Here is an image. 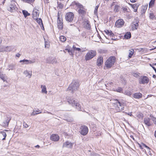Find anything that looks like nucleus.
Returning a JSON list of instances; mask_svg holds the SVG:
<instances>
[{
  "instance_id": "obj_1",
  "label": "nucleus",
  "mask_w": 156,
  "mask_h": 156,
  "mask_svg": "<svg viewBox=\"0 0 156 156\" xmlns=\"http://www.w3.org/2000/svg\"><path fill=\"white\" fill-rule=\"evenodd\" d=\"M114 106L115 107L117 112H120L124 109L125 104L123 101L115 99L114 100Z\"/></svg>"
},
{
  "instance_id": "obj_2",
  "label": "nucleus",
  "mask_w": 156,
  "mask_h": 156,
  "mask_svg": "<svg viewBox=\"0 0 156 156\" xmlns=\"http://www.w3.org/2000/svg\"><path fill=\"white\" fill-rule=\"evenodd\" d=\"M79 86V83L78 81L73 80L67 88V91H71L72 93H73L78 90Z\"/></svg>"
},
{
  "instance_id": "obj_3",
  "label": "nucleus",
  "mask_w": 156,
  "mask_h": 156,
  "mask_svg": "<svg viewBox=\"0 0 156 156\" xmlns=\"http://www.w3.org/2000/svg\"><path fill=\"white\" fill-rule=\"evenodd\" d=\"M67 100L69 104L71 105L72 106L75 107L79 110H81V106L78 103H77V101L70 97H69L67 99Z\"/></svg>"
},
{
  "instance_id": "obj_4",
  "label": "nucleus",
  "mask_w": 156,
  "mask_h": 156,
  "mask_svg": "<svg viewBox=\"0 0 156 156\" xmlns=\"http://www.w3.org/2000/svg\"><path fill=\"white\" fill-rule=\"evenodd\" d=\"M115 61V58L114 56H111L105 62L106 66L110 68L114 64Z\"/></svg>"
},
{
  "instance_id": "obj_5",
  "label": "nucleus",
  "mask_w": 156,
  "mask_h": 156,
  "mask_svg": "<svg viewBox=\"0 0 156 156\" xmlns=\"http://www.w3.org/2000/svg\"><path fill=\"white\" fill-rule=\"evenodd\" d=\"M96 55V52L95 51L90 50L87 53L85 56V60L86 61L89 60L93 58Z\"/></svg>"
},
{
  "instance_id": "obj_6",
  "label": "nucleus",
  "mask_w": 156,
  "mask_h": 156,
  "mask_svg": "<svg viewBox=\"0 0 156 156\" xmlns=\"http://www.w3.org/2000/svg\"><path fill=\"white\" fill-rule=\"evenodd\" d=\"M16 4V3L14 1H12L9 7L8 8V10L12 12L16 11L17 9Z\"/></svg>"
},
{
  "instance_id": "obj_7",
  "label": "nucleus",
  "mask_w": 156,
  "mask_h": 156,
  "mask_svg": "<svg viewBox=\"0 0 156 156\" xmlns=\"http://www.w3.org/2000/svg\"><path fill=\"white\" fill-rule=\"evenodd\" d=\"M74 18V14L71 12L67 13L65 16L66 21L71 22L73 20Z\"/></svg>"
},
{
  "instance_id": "obj_8",
  "label": "nucleus",
  "mask_w": 156,
  "mask_h": 156,
  "mask_svg": "<svg viewBox=\"0 0 156 156\" xmlns=\"http://www.w3.org/2000/svg\"><path fill=\"white\" fill-rule=\"evenodd\" d=\"M80 133L83 136L86 135L88 131V128L86 126H82L80 127Z\"/></svg>"
},
{
  "instance_id": "obj_9",
  "label": "nucleus",
  "mask_w": 156,
  "mask_h": 156,
  "mask_svg": "<svg viewBox=\"0 0 156 156\" xmlns=\"http://www.w3.org/2000/svg\"><path fill=\"white\" fill-rule=\"evenodd\" d=\"M35 62V60L33 59L31 60H29L27 59H23L21 60L20 61V62L22 63L21 64L23 65L24 64L27 65L29 64H31L34 63Z\"/></svg>"
},
{
  "instance_id": "obj_10",
  "label": "nucleus",
  "mask_w": 156,
  "mask_h": 156,
  "mask_svg": "<svg viewBox=\"0 0 156 156\" xmlns=\"http://www.w3.org/2000/svg\"><path fill=\"white\" fill-rule=\"evenodd\" d=\"M58 26L59 29L62 30L63 28V23L62 17L58 15L57 20Z\"/></svg>"
},
{
  "instance_id": "obj_11",
  "label": "nucleus",
  "mask_w": 156,
  "mask_h": 156,
  "mask_svg": "<svg viewBox=\"0 0 156 156\" xmlns=\"http://www.w3.org/2000/svg\"><path fill=\"white\" fill-rule=\"evenodd\" d=\"M149 79L146 76H141L140 78V84H144L148 83Z\"/></svg>"
},
{
  "instance_id": "obj_12",
  "label": "nucleus",
  "mask_w": 156,
  "mask_h": 156,
  "mask_svg": "<svg viewBox=\"0 0 156 156\" xmlns=\"http://www.w3.org/2000/svg\"><path fill=\"white\" fill-rule=\"evenodd\" d=\"M46 62L49 64H54L57 63V61L56 58L52 57H48L46 59Z\"/></svg>"
},
{
  "instance_id": "obj_13",
  "label": "nucleus",
  "mask_w": 156,
  "mask_h": 156,
  "mask_svg": "<svg viewBox=\"0 0 156 156\" xmlns=\"http://www.w3.org/2000/svg\"><path fill=\"white\" fill-rule=\"evenodd\" d=\"M73 143H72L71 142L69 141H67L65 142L63 144L62 147H66L67 148H72Z\"/></svg>"
},
{
  "instance_id": "obj_14",
  "label": "nucleus",
  "mask_w": 156,
  "mask_h": 156,
  "mask_svg": "<svg viewBox=\"0 0 156 156\" xmlns=\"http://www.w3.org/2000/svg\"><path fill=\"white\" fill-rule=\"evenodd\" d=\"M124 23V22L122 19H119L115 22V26L117 27H120L122 26Z\"/></svg>"
},
{
  "instance_id": "obj_15",
  "label": "nucleus",
  "mask_w": 156,
  "mask_h": 156,
  "mask_svg": "<svg viewBox=\"0 0 156 156\" xmlns=\"http://www.w3.org/2000/svg\"><path fill=\"white\" fill-rule=\"evenodd\" d=\"M39 11L36 9H34L33 11V18L34 20H37L39 16Z\"/></svg>"
},
{
  "instance_id": "obj_16",
  "label": "nucleus",
  "mask_w": 156,
  "mask_h": 156,
  "mask_svg": "<svg viewBox=\"0 0 156 156\" xmlns=\"http://www.w3.org/2000/svg\"><path fill=\"white\" fill-rule=\"evenodd\" d=\"M59 139V136L57 134H52L51 136V139L54 141H58Z\"/></svg>"
},
{
  "instance_id": "obj_17",
  "label": "nucleus",
  "mask_w": 156,
  "mask_h": 156,
  "mask_svg": "<svg viewBox=\"0 0 156 156\" xmlns=\"http://www.w3.org/2000/svg\"><path fill=\"white\" fill-rule=\"evenodd\" d=\"M32 71H30L27 70H26L23 72V74H24L26 77H28L29 78H30L32 76Z\"/></svg>"
},
{
  "instance_id": "obj_18",
  "label": "nucleus",
  "mask_w": 156,
  "mask_h": 156,
  "mask_svg": "<svg viewBox=\"0 0 156 156\" xmlns=\"http://www.w3.org/2000/svg\"><path fill=\"white\" fill-rule=\"evenodd\" d=\"M144 123L147 126H149L151 125L150 119L148 118H144Z\"/></svg>"
},
{
  "instance_id": "obj_19",
  "label": "nucleus",
  "mask_w": 156,
  "mask_h": 156,
  "mask_svg": "<svg viewBox=\"0 0 156 156\" xmlns=\"http://www.w3.org/2000/svg\"><path fill=\"white\" fill-rule=\"evenodd\" d=\"M133 96L135 98L140 99L142 98V94L139 92H137L133 94Z\"/></svg>"
},
{
  "instance_id": "obj_20",
  "label": "nucleus",
  "mask_w": 156,
  "mask_h": 156,
  "mask_svg": "<svg viewBox=\"0 0 156 156\" xmlns=\"http://www.w3.org/2000/svg\"><path fill=\"white\" fill-rule=\"evenodd\" d=\"M10 119H11L7 118L6 120L4 121L2 123V126H8Z\"/></svg>"
},
{
  "instance_id": "obj_21",
  "label": "nucleus",
  "mask_w": 156,
  "mask_h": 156,
  "mask_svg": "<svg viewBox=\"0 0 156 156\" xmlns=\"http://www.w3.org/2000/svg\"><path fill=\"white\" fill-rule=\"evenodd\" d=\"M104 32L108 35L110 36L111 37H112V39L114 40V39L113 38V37L114 36V34L112 31H111L110 30H104Z\"/></svg>"
},
{
  "instance_id": "obj_22",
  "label": "nucleus",
  "mask_w": 156,
  "mask_h": 156,
  "mask_svg": "<svg viewBox=\"0 0 156 156\" xmlns=\"http://www.w3.org/2000/svg\"><path fill=\"white\" fill-rule=\"evenodd\" d=\"M13 49V48L12 46H7L5 47V48L2 49L1 51H9L12 50Z\"/></svg>"
},
{
  "instance_id": "obj_23",
  "label": "nucleus",
  "mask_w": 156,
  "mask_h": 156,
  "mask_svg": "<svg viewBox=\"0 0 156 156\" xmlns=\"http://www.w3.org/2000/svg\"><path fill=\"white\" fill-rule=\"evenodd\" d=\"M103 63V58L102 57H99L97 60V64L98 66L101 65Z\"/></svg>"
},
{
  "instance_id": "obj_24",
  "label": "nucleus",
  "mask_w": 156,
  "mask_h": 156,
  "mask_svg": "<svg viewBox=\"0 0 156 156\" xmlns=\"http://www.w3.org/2000/svg\"><path fill=\"white\" fill-rule=\"evenodd\" d=\"M129 5H130L132 8L134 9V12H136L137 11V8L138 7V5L136 4H129Z\"/></svg>"
},
{
  "instance_id": "obj_25",
  "label": "nucleus",
  "mask_w": 156,
  "mask_h": 156,
  "mask_svg": "<svg viewBox=\"0 0 156 156\" xmlns=\"http://www.w3.org/2000/svg\"><path fill=\"white\" fill-rule=\"evenodd\" d=\"M41 92L43 93L46 94L47 93L46 87L44 85H41Z\"/></svg>"
},
{
  "instance_id": "obj_26",
  "label": "nucleus",
  "mask_w": 156,
  "mask_h": 156,
  "mask_svg": "<svg viewBox=\"0 0 156 156\" xmlns=\"http://www.w3.org/2000/svg\"><path fill=\"white\" fill-rule=\"evenodd\" d=\"M35 20L37 21V22L39 23V25H40L41 26V25L42 26V27L43 29L44 30V28L43 26V24L42 23V22L41 19L37 18V20Z\"/></svg>"
},
{
  "instance_id": "obj_27",
  "label": "nucleus",
  "mask_w": 156,
  "mask_h": 156,
  "mask_svg": "<svg viewBox=\"0 0 156 156\" xmlns=\"http://www.w3.org/2000/svg\"><path fill=\"white\" fill-rule=\"evenodd\" d=\"M84 27L87 29H89L90 28V24L88 22H85L84 23Z\"/></svg>"
},
{
  "instance_id": "obj_28",
  "label": "nucleus",
  "mask_w": 156,
  "mask_h": 156,
  "mask_svg": "<svg viewBox=\"0 0 156 156\" xmlns=\"http://www.w3.org/2000/svg\"><path fill=\"white\" fill-rule=\"evenodd\" d=\"M74 3L80 9H84L83 6L80 4L79 3H77L76 2H74Z\"/></svg>"
},
{
  "instance_id": "obj_29",
  "label": "nucleus",
  "mask_w": 156,
  "mask_h": 156,
  "mask_svg": "<svg viewBox=\"0 0 156 156\" xmlns=\"http://www.w3.org/2000/svg\"><path fill=\"white\" fill-rule=\"evenodd\" d=\"M124 37L125 38L129 39L131 37V34L130 32H127L125 35Z\"/></svg>"
},
{
  "instance_id": "obj_30",
  "label": "nucleus",
  "mask_w": 156,
  "mask_h": 156,
  "mask_svg": "<svg viewBox=\"0 0 156 156\" xmlns=\"http://www.w3.org/2000/svg\"><path fill=\"white\" fill-rule=\"evenodd\" d=\"M36 112H35L34 111L31 114V115H37L38 114H40L42 113L41 112H40L39 110H38L35 111Z\"/></svg>"
},
{
  "instance_id": "obj_31",
  "label": "nucleus",
  "mask_w": 156,
  "mask_h": 156,
  "mask_svg": "<svg viewBox=\"0 0 156 156\" xmlns=\"http://www.w3.org/2000/svg\"><path fill=\"white\" fill-rule=\"evenodd\" d=\"M23 13L25 18L27 16H29L30 15V14L28 13L27 11L25 10L23 11Z\"/></svg>"
},
{
  "instance_id": "obj_32",
  "label": "nucleus",
  "mask_w": 156,
  "mask_h": 156,
  "mask_svg": "<svg viewBox=\"0 0 156 156\" xmlns=\"http://www.w3.org/2000/svg\"><path fill=\"white\" fill-rule=\"evenodd\" d=\"M83 9H79L78 10V12L79 14L84 15L85 14L86 12L83 10Z\"/></svg>"
},
{
  "instance_id": "obj_33",
  "label": "nucleus",
  "mask_w": 156,
  "mask_h": 156,
  "mask_svg": "<svg viewBox=\"0 0 156 156\" xmlns=\"http://www.w3.org/2000/svg\"><path fill=\"white\" fill-rule=\"evenodd\" d=\"M124 94L128 96H130L132 95V93L129 90H126L124 93Z\"/></svg>"
},
{
  "instance_id": "obj_34",
  "label": "nucleus",
  "mask_w": 156,
  "mask_h": 156,
  "mask_svg": "<svg viewBox=\"0 0 156 156\" xmlns=\"http://www.w3.org/2000/svg\"><path fill=\"white\" fill-rule=\"evenodd\" d=\"M129 57L130 58H131L134 53V50L133 49L130 50L129 51Z\"/></svg>"
},
{
  "instance_id": "obj_35",
  "label": "nucleus",
  "mask_w": 156,
  "mask_h": 156,
  "mask_svg": "<svg viewBox=\"0 0 156 156\" xmlns=\"http://www.w3.org/2000/svg\"><path fill=\"white\" fill-rule=\"evenodd\" d=\"M59 39L62 42L65 41L66 40V37L63 36H61L60 37Z\"/></svg>"
},
{
  "instance_id": "obj_36",
  "label": "nucleus",
  "mask_w": 156,
  "mask_h": 156,
  "mask_svg": "<svg viewBox=\"0 0 156 156\" xmlns=\"http://www.w3.org/2000/svg\"><path fill=\"white\" fill-rule=\"evenodd\" d=\"M5 75L2 73L0 71V78L4 81H5L6 80H5Z\"/></svg>"
},
{
  "instance_id": "obj_37",
  "label": "nucleus",
  "mask_w": 156,
  "mask_h": 156,
  "mask_svg": "<svg viewBox=\"0 0 156 156\" xmlns=\"http://www.w3.org/2000/svg\"><path fill=\"white\" fill-rule=\"evenodd\" d=\"M1 133L2 134L3 136L4 137V138L2 139V140H5V138L6 136L7 135L6 133L4 132H1Z\"/></svg>"
},
{
  "instance_id": "obj_38",
  "label": "nucleus",
  "mask_w": 156,
  "mask_h": 156,
  "mask_svg": "<svg viewBox=\"0 0 156 156\" xmlns=\"http://www.w3.org/2000/svg\"><path fill=\"white\" fill-rule=\"evenodd\" d=\"M149 17H150V18L152 20L155 19V16L153 13L151 12V13H150Z\"/></svg>"
},
{
  "instance_id": "obj_39",
  "label": "nucleus",
  "mask_w": 156,
  "mask_h": 156,
  "mask_svg": "<svg viewBox=\"0 0 156 156\" xmlns=\"http://www.w3.org/2000/svg\"><path fill=\"white\" fill-rule=\"evenodd\" d=\"M15 67V65H9V71L10 70H12L14 69Z\"/></svg>"
},
{
  "instance_id": "obj_40",
  "label": "nucleus",
  "mask_w": 156,
  "mask_h": 156,
  "mask_svg": "<svg viewBox=\"0 0 156 156\" xmlns=\"http://www.w3.org/2000/svg\"><path fill=\"white\" fill-rule=\"evenodd\" d=\"M155 0H151L149 4V6H152L154 4Z\"/></svg>"
},
{
  "instance_id": "obj_41",
  "label": "nucleus",
  "mask_w": 156,
  "mask_h": 156,
  "mask_svg": "<svg viewBox=\"0 0 156 156\" xmlns=\"http://www.w3.org/2000/svg\"><path fill=\"white\" fill-rule=\"evenodd\" d=\"M99 5H97L96 6L95 8V9L94 10V13L95 14H96L97 13L98 9V8Z\"/></svg>"
},
{
  "instance_id": "obj_42",
  "label": "nucleus",
  "mask_w": 156,
  "mask_h": 156,
  "mask_svg": "<svg viewBox=\"0 0 156 156\" xmlns=\"http://www.w3.org/2000/svg\"><path fill=\"white\" fill-rule=\"evenodd\" d=\"M23 1L25 2L29 3H32L34 2V0H22Z\"/></svg>"
},
{
  "instance_id": "obj_43",
  "label": "nucleus",
  "mask_w": 156,
  "mask_h": 156,
  "mask_svg": "<svg viewBox=\"0 0 156 156\" xmlns=\"http://www.w3.org/2000/svg\"><path fill=\"white\" fill-rule=\"evenodd\" d=\"M116 91L118 92L122 93V88L119 87L116 89Z\"/></svg>"
},
{
  "instance_id": "obj_44",
  "label": "nucleus",
  "mask_w": 156,
  "mask_h": 156,
  "mask_svg": "<svg viewBox=\"0 0 156 156\" xmlns=\"http://www.w3.org/2000/svg\"><path fill=\"white\" fill-rule=\"evenodd\" d=\"M73 48L74 50H76V51H81V49L79 48H76L75 46L73 45Z\"/></svg>"
},
{
  "instance_id": "obj_45",
  "label": "nucleus",
  "mask_w": 156,
  "mask_h": 156,
  "mask_svg": "<svg viewBox=\"0 0 156 156\" xmlns=\"http://www.w3.org/2000/svg\"><path fill=\"white\" fill-rule=\"evenodd\" d=\"M119 6L118 5H115L114 8V11L115 12H117L119 10Z\"/></svg>"
},
{
  "instance_id": "obj_46",
  "label": "nucleus",
  "mask_w": 156,
  "mask_h": 156,
  "mask_svg": "<svg viewBox=\"0 0 156 156\" xmlns=\"http://www.w3.org/2000/svg\"><path fill=\"white\" fill-rule=\"evenodd\" d=\"M23 126L25 128H27L29 127L28 125L25 122H23Z\"/></svg>"
},
{
  "instance_id": "obj_47",
  "label": "nucleus",
  "mask_w": 156,
  "mask_h": 156,
  "mask_svg": "<svg viewBox=\"0 0 156 156\" xmlns=\"http://www.w3.org/2000/svg\"><path fill=\"white\" fill-rule=\"evenodd\" d=\"M122 9L123 10L124 12H128L127 9L124 7H123L122 8Z\"/></svg>"
},
{
  "instance_id": "obj_48",
  "label": "nucleus",
  "mask_w": 156,
  "mask_h": 156,
  "mask_svg": "<svg viewBox=\"0 0 156 156\" xmlns=\"http://www.w3.org/2000/svg\"><path fill=\"white\" fill-rule=\"evenodd\" d=\"M133 25H134L135 27V29L136 30L137 29V28L136 27H137L138 26V23L137 22L136 23L134 22L133 23Z\"/></svg>"
},
{
  "instance_id": "obj_49",
  "label": "nucleus",
  "mask_w": 156,
  "mask_h": 156,
  "mask_svg": "<svg viewBox=\"0 0 156 156\" xmlns=\"http://www.w3.org/2000/svg\"><path fill=\"white\" fill-rule=\"evenodd\" d=\"M68 52H69V53L70 55H73V52L72 50H68Z\"/></svg>"
},
{
  "instance_id": "obj_50",
  "label": "nucleus",
  "mask_w": 156,
  "mask_h": 156,
  "mask_svg": "<svg viewBox=\"0 0 156 156\" xmlns=\"http://www.w3.org/2000/svg\"><path fill=\"white\" fill-rule=\"evenodd\" d=\"M132 75L136 77H137L139 76L138 74L136 73H133Z\"/></svg>"
},
{
  "instance_id": "obj_51",
  "label": "nucleus",
  "mask_w": 156,
  "mask_h": 156,
  "mask_svg": "<svg viewBox=\"0 0 156 156\" xmlns=\"http://www.w3.org/2000/svg\"><path fill=\"white\" fill-rule=\"evenodd\" d=\"M150 65L152 68L154 69V70L155 72L156 73V68L154 66H153L152 65L150 64Z\"/></svg>"
},
{
  "instance_id": "obj_52",
  "label": "nucleus",
  "mask_w": 156,
  "mask_h": 156,
  "mask_svg": "<svg viewBox=\"0 0 156 156\" xmlns=\"http://www.w3.org/2000/svg\"><path fill=\"white\" fill-rule=\"evenodd\" d=\"M4 48H5V47L3 46H0V51H1L2 49H3Z\"/></svg>"
},
{
  "instance_id": "obj_53",
  "label": "nucleus",
  "mask_w": 156,
  "mask_h": 156,
  "mask_svg": "<svg viewBox=\"0 0 156 156\" xmlns=\"http://www.w3.org/2000/svg\"><path fill=\"white\" fill-rule=\"evenodd\" d=\"M113 83L112 82H111L107 84V85L109 86L110 87H111L112 86H113Z\"/></svg>"
},
{
  "instance_id": "obj_54",
  "label": "nucleus",
  "mask_w": 156,
  "mask_h": 156,
  "mask_svg": "<svg viewBox=\"0 0 156 156\" xmlns=\"http://www.w3.org/2000/svg\"><path fill=\"white\" fill-rule=\"evenodd\" d=\"M154 122L155 124H156V119L154 118L153 119Z\"/></svg>"
},
{
  "instance_id": "obj_55",
  "label": "nucleus",
  "mask_w": 156,
  "mask_h": 156,
  "mask_svg": "<svg viewBox=\"0 0 156 156\" xmlns=\"http://www.w3.org/2000/svg\"><path fill=\"white\" fill-rule=\"evenodd\" d=\"M20 56V54L19 53H17L16 55V56L17 57H19Z\"/></svg>"
},
{
  "instance_id": "obj_56",
  "label": "nucleus",
  "mask_w": 156,
  "mask_h": 156,
  "mask_svg": "<svg viewBox=\"0 0 156 156\" xmlns=\"http://www.w3.org/2000/svg\"><path fill=\"white\" fill-rule=\"evenodd\" d=\"M45 48H48L49 47V45H48L47 44L45 43Z\"/></svg>"
},
{
  "instance_id": "obj_57",
  "label": "nucleus",
  "mask_w": 156,
  "mask_h": 156,
  "mask_svg": "<svg viewBox=\"0 0 156 156\" xmlns=\"http://www.w3.org/2000/svg\"><path fill=\"white\" fill-rule=\"evenodd\" d=\"M144 146L145 147H146V148H147V149H150V148L148 147L147 146H146V145H145V144H144Z\"/></svg>"
},
{
  "instance_id": "obj_58",
  "label": "nucleus",
  "mask_w": 156,
  "mask_h": 156,
  "mask_svg": "<svg viewBox=\"0 0 156 156\" xmlns=\"http://www.w3.org/2000/svg\"><path fill=\"white\" fill-rule=\"evenodd\" d=\"M130 2H132L134 3L136 2V1L135 0H130Z\"/></svg>"
},
{
  "instance_id": "obj_59",
  "label": "nucleus",
  "mask_w": 156,
  "mask_h": 156,
  "mask_svg": "<svg viewBox=\"0 0 156 156\" xmlns=\"http://www.w3.org/2000/svg\"><path fill=\"white\" fill-rule=\"evenodd\" d=\"M130 137H131V138L133 139V140H134V137H133V136H132V135H131V136H130Z\"/></svg>"
},
{
  "instance_id": "obj_60",
  "label": "nucleus",
  "mask_w": 156,
  "mask_h": 156,
  "mask_svg": "<svg viewBox=\"0 0 156 156\" xmlns=\"http://www.w3.org/2000/svg\"><path fill=\"white\" fill-rule=\"evenodd\" d=\"M44 113H46V112H44ZM46 113H48V114H52L51 112H48V111H46Z\"/></svg>"
},
{
  "instance_id": "obj_61",
  "label": "nucleus",
  "mask_w": 156,
  "mask_h": 156,
  "mask_svg": "<svg viewBox=\"0 0 156 156\" xmlns=\"http://www.w3.org/2000/svg\"><path fill=\"white\" fill-rule=\"evenodd\" d=\"M128 115H130V116H132V115L131 113H128Z\"/></svg>"
},
{
  "instance_id": "obj_62",
  "label": "nucleus",
  "mask_w": 156,
  "mask_h": 156,
  "mask_svg": "<svg viewBox=\"0 0 156 156\" xmlns=\"http://www.w3.org/2000/svg\"><path fill=\"white\" fill-rule=\"evenodd\" d=\"M109 0H103L104 1V2L105 3V2H107Z\"/></svg>"
},
{
  "instance_id": "obj_63",
  "label": "nucleus",
  "mask_w": 156,
  "mask_h": 156,
  "mask_svg": "<svg viewBox=\"0 0 156 156\" xmlns=\"http://www.w3.org/2000/svg\"><path fill=\"white\" fill-rule=\"evenodd\" d=\"M39 147H40V146L38 145H37L35 146V147H36L39 148Z\"/></svg>"
},
{
  "instance_id": "obj_64",
  "label": "nucleus",
  "mask_w": 156,
  "mask_h": 156,
  "mask_svg": "<svg viewBox=\"0 0 156 156\" xmlns=\"http://www.w3.org/2000/svg\"><path fill=\"white\" fill-rule=\"evenodd\" d=\"M154 136H155V137H156V130L155 131V133H154Z\"/></svg>"
}]
</instances>
